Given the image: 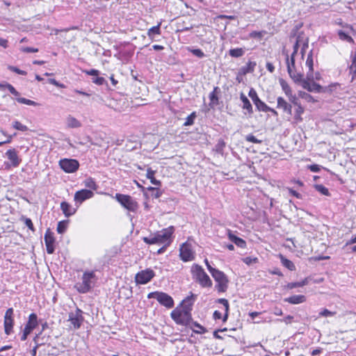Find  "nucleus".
Segmentation results:
<instances>
[{
  "label": "nucleus",
  "mask_w": 356,
  "mask_h": 356,
  "mask_svg": "<svg viewBox=\"0 0 356 356\" xmlns=\"http://www.w3.org/2000/svg\"><path fill=\"white\" fill-rule=\"evenodd\" d=\"M300 47H301L302 58H303L305 50L308 48L309 44L308 39L305 38L302 33H300L296 38V42L293 45V52L292 53L291 58H289V56L286 55L287 71L290 77L296 83H299L300 81L302 80L303 77V74L302 73L297 72L295 67L294 56L296 54L298 49Z\"/></svg>",
  "instance_id": "f257e3e1"
},
{
  "label": "nucleus",
  "mask_w": 356,
  "mask_h": 356,
  "mask_svg": "<svg viewBox=\"0 0 356 356\" xmlns=\"http://www.w3.org/2000/svg\"><path fill=\"white\" fill-rule=\"evenodd\" d=\"M195 296L191 294L186 298L181 303V309L177 307L171 312L172 318L178 324L188 325L191 321V311Z\"/></svg>",
  "instance_id": "f03ea898"
},
{
  "label": "nucleus",
  "mask_w": 356,
  "mask_h": 356,
  "mask_svg": "<svg viewBox=\"0 0 356 356\" xmlns=\"http://www.w3.org/2000/svg\"><path fill=\"white\" fill-rule=\"evenodd\" d=\"M193 278L202 287H211L212 282L209 275L204 272L202 267L198 264H193L191 267Z\"/></svg>",
  "instance_id": "7ed1b4c3"
},
{
  "label": "nucleus",
  "mask_w": 356,
  "mask_h": 356,
  "mask_svg": "<svg viewBox=\"0 0 356 356\" xmlns=\"http://www.w3.org/2000/svg\"><path fill=\"white\" fill-rule=\"evenodd\" d=\"M95 274L93 271L85 272L82 276V282L75 285L77 291L82 293L88 292L94 284Z\"/></svg>",
  "instance_id": "20e7f679"
},
{
  "label": "nucleus",
  "mask_w": 356,
  "mask_h": 356,
  "mask_svg": "<svg viewBox=\"0 0 356 356\" xmlns=\"http://www.w3.org/2000/svg\"><path fill=\"white\" fill-rule=\"evenodd\" d=\"M174 232L175 227L173 226H170L154 233L156 241H158V245H165V246H169L172 243V236Z\"/></svg>",
  "instance_id": "39448f33"
},
{
  "label": "nucleus",
  "mask_w": 356,
  "mask_h": 356,
  "mask_svg": "<svg viewBox=\"0 0 356 356\" xmlns=\"http://www.w3.org/2000/svg\"><path fill=\"white\" fill-rule=\"evenodd\" d=\"M147 298L156 299L161 305L167 308H172L174 306L172 298L163 292L155 291L149 293L147 295Z\"/></svg>",
  "instance_id": "423d86ee"
},
{
  "label": "nucleus",
  "mask_w": 356,
  "mask_h": 356,
  "mask_svg": "<svg viewBox=\"0 0 356 356\" xmlns=\"http://www.w3.org/2000/svg\"><path fill=\"white\" fill-rule=\"evenodd\" d=\"M211 273L215 281L218 283L216 286L219 292H225L227 289L228 280L225 274L218 270L212 269Z\"/></svg>",
  "instance_id": "0eeeda50"
},
{
  "label": "nucleus",
  "mask_w": 356,
  "mask_h": 356,
  "mask_svg": "<svg viewBox=\"0 0 356 356\" xmlns=\"http://www.w3.org/2000/svg\"><path fill=\"white\" fill-rule=\"evenodd\" d=\"M115 198L122 206L130 211H135L138 208V203L129 195L116 194Z\"/></svg>",
  "instance_id": "6e6552de"
},
{
  "label": "nucleus",
  "mask_w": 356,
  "mask_h": 356,
  "mask_svg": "<svg viewBox=\"0 0 356 356\" xmlns=\"http://www.w3.org/2000/svg\"><path fill=\"white\" fill-rule=\"evenodd\" d=\"M59 166L67 173L75 172L79 167L77 160L73 159H63L59 161Z\"/></svg>",
  "instance_id": "1a4fd4ad"
},
{
  "label": "nucleus",
  "mask_w": 356,
  "mask_h": 356,
  "mask_svg": "<svg viewBox=\"0 0 356 356\" xmlns=\"http://www.w3.org/2000/svg\"><path fill=\"white\" fill-rule=\"evenodd\" d=\"M154 275V272L149 268L141 270L136 275V282L138 284H145L148 283Z\"/></svg>",
  "instance_id": "9d476101"
},
{
  "label": "nucleus",
  "mask_w": 356,
  "mask_h": 356,
  "mask_svg": "<svg viewBox=\"0 0 356 356\" xmlns=\"http://www.w3.org/2000/svg\"><path fill=\"white\" fill-rule=\"evenodd\" d=\"M181 259L184 261H192L194 259V252L191 245L188 243H183L179 249Z\"/></svg>",
  "instance_id": "9b49d317"
},
{
  "label": "nucleus",
  "mask_w": 356,
  "mask_h": 356,
  "mask_svg": "<svg viewBox=\"0 0 356 356\" xmlns=\"http://www.w3.org/2000/svg\"><path fill=\"white\" fill-rule=\"evenodd\" d=\"M69 321L73 325L74 329H79L81 327V323L83 321L82 316V311L78 308L74 312H71L69 314Z\"/></svg>",
  "instance_id": "f8f14e48"
},
{
  "label": "nucleus",
  "mask_w": 356,
  "mask_h": 356,
  "mask_svg": "<svg viewBox=\"0 0 356 356\" xmlns=\"http://www.w3.org/2000/svg\"><path fill=\"white\" fill-rule=\"evenodd\" d=\"M13 314V309L9 308L6 310L4 316V330L7 335H9L13 332L14 325Z\"/></svg>",
  "instance_id": "ddd939ff"
},
{
  "label": "nucleus",
  "mask_w": 356,
  "mask_h": 356,
  "mask_svg": "<svg viewBox=\"0 0 356 356\" xmlns=\"http://www.w3.org/2000/svg\"><path fill=\"white\" fill-rule=\"evenodd\" d=\"M94 193L91 190L82 189L75 193L74 200L76 204L80 205L86 200L91 198Z\"/></svg>",
  "instance_id": "4468645a"
},
{
  "label": "nucleus",
  "mask_w": 356,
  "mask_h": 356,
  "mask_svg": "<svg viewBox=\"0 0 356 356\" xmlns=\"http://www.w3.org/2000/svg\"><path fill=\"white\" fill-rule=\"evenodd\" d=\"M44 243L48 254H53L55 250V238L54 233L48 229L44 234Z\"/></svg>",
  "instance_id": "2eb2a0df"
},
{
  "label": "nucleus",
  "mask_w": 356,
  "mask_h": 356,
  "mask_svg": "<svg viewBox=\"0 0 356 356\" xmlns=\"http://www.w3.org/2000/svg\"><path fill=\"white\" fill-rule=\"evenodd\" d=\"M249 97L252 99L253 103L259 111H263L266 108V104L261 101L254 88H251L248 93Z\"/></svg>",
  "instance_id": "dca6fc26"
},
{
  "label": "nucleus",
  "mask_w": 356,
  "mask_h": 356,
  "mask_svg": "<svg viewBox=\"0 0 356 356\" xmlns=\"http://www.w3.org/2000/svg\"><path fill=\"white\" fill-rule=\"evenodd\" d=\"M313 81L314 80H308L307 78H302V80L300 81L299 83H302V86L303 88L307 90L309 92H320L321 91L322 87L315 82L310 83V81Z\"/></svg>",
  "instance_id": "f3484780"
},
{
  "label": "nucleus",
  "mask_w": 356,
  "mask_h": 356,
  "mask_svg": "<svg viewBox=\"0 0 356 356\" xmlns=\"http://www.w3.org/2000/svg\"><path fill=\"white\" fill-rule=\"evenodd\" d=\"M306 66L308 67L309 71L307 73V79L308 80H314V60H313V56H312V51L311 50L307 55L306 63Z\"/></svg>",
  "instance_id": "a211bd4d"
},
{
  "label": "nucleus",
  "mask_w": 356,
  "mask_h": 356,
  "mask_svg": "<svg viewBox=\"0 0 356 356\" xmlns=\"http://www.w3.org/2000/svg\"><path fill=\"white\" fill-rule=\"evenodd\" d=\"M6 155L13 167H17L21 163V159L19 158L17 152L15 149L7 150Z\"/></svg>",
  "instance_id": "6ab92c4d"
},
{
  "label": "nucleus",
  "mask_w": 356,
  "mask_h": 356,
  "mask_svg": "<svg viewBox=\"0 0 356 356\" xmlns=\"http://www.w3.org/2000/svg\"><path fill=\"white\" fill-rule=\"evenodd\" d=\"M38 325V317L34 313H32L29 316V321L24 329L28 333H31L32 330Z\"/></svg>",
  "instance_id": "aec40b11"
},
{
  "label": "nucleus",
  "mask_w": 356,
  "mask_h": 356,
  "mask_svg": "<svg viewBox=\"0 0 356 356\" xmlns=\"http://www.w3.org/2000/svg\"><path fill=\"white\" fill-rule=\"evenodd\" d=\"M277 107L278 108L282 109L284 113L291 115L292 114V106L290 104H289L283 97H277Z\"/></svg>",
  "instance_id": "412c9836"
},
{
  "label": "nucleus",
  "mask_w": 356,
  "mask_h": 356,
  "mask_svg": "<svg viewBox=\"0 0 356 356\" xmlns=\"http://www.w3.org/2000/svg\"><path fill=\"white\" fill-rule=\"evenodd\" d=\"M60 209L66 217L72 216L76 212V209L73 208L70 204L66 202H62L60 204Z\"/></svg>",
  "instance_id": "4be33fe9"
},
{
  "label": "nucleus",
  "mask_w": 356,
  "mask_h": 356,
  "mask_svg": "<svg viewBox=\"0 0 356 356\" xmlns=\"http://www.w3.org/2000/svg\"><path fill=\"white\" fill-rule=\"evenodd\" d=\"M284 302H289L290 304L296 305L302 303L306 301V298L303 295H295L291 297L284 298Z\"/></svg>",
  "instance_id": "5701e85b"
},
{
  "label": "nucleus",
  "mask_w": 356,
  "mask_h": 356,
  "mask_svg": "<svg viewBox=\"0 0 356 356\" xmlns=\"http://www.w3.org/2000/svg\"><path fill=\"white\" fill-rule=\"evenodd\" d=\"M66 124L68 128H79L81 127V123L74 117L68 115L66 118Z\"/></svg>",
  "instance_id": "b1692460"
},
{
  "label": "nucleus",
  "mask_w": 356,
  "mask_h": 356,
  "mask_svg": "<svg viewBox=\"0 0 356 356\" xmlns=\"http://www.w3.org/2000/svg\"><path fill=\"white\" fill-rule=\"evenodd\" d=\"M228 236H229V238L231 240V241L234 243L237 246H238L240 248H244L245 246V245H246L245 241L243 239H242L239 237H237L236 236L233 234L231 232H229Z\"/></svg>",
  "instance_id": "393cba45"
},
{
  "label": "nucleus",
  "mask_w": 356,
  "mask_h": 356,
  "mask_svg": "<svg viewBox=\"0 0 356 356\" xmlns=\"http://www.w3.org/2000/svg\"><path fill=\"white\" fill-rule=\"evenodd\" d=\"M240 99L243 102V108L247 110L249 113H252V106L247 97L243 93H241L240 95Z\"/></svg>",
  "instance_id": "a878e982"
},
{
  "label": "nucleus",
  "mask_w": 356,
  "mask_h": 356,
  "mask_svg": "<svg viewBox=\"0 0 356 356\" xmlns=\"http://www.w3.org/2000/svg\"><path fill=\"white\" fill-rule=\"evenodd\" d=\"M351 65L350 66V72L353 74L352 81L356 78V51L351 53Z\"/></svg>",
  "instance_id": "bb28decb"
},
{
  "label": "nucleus",
  "mask_w": 356,
  "mask_h": 356,
  "mask_svg": "<svg viewBox=\"0 0 356 356\" xmlns=\"http://www.w3.org/2000/svg\"><path fill=\"white\" fill-rule=\"evenodd\" d=\"M245 50L243 48L231 49L229 51V55L234 58H239L244 55Z\"/></svg>",
  "instance_id": "cd10ccee"
},
{
  "label": "nucleus",
  "mask_w": 356,
  "mask_h": 356,
  "mask_svg": "<svg viewBox=\"0 0 356 356\" xmlns=\"http://www.w3.org/2000/svg\"><path fill=\"white\" fill-rule=\"evenodd\" d=\"M256 65L255 62L249 61L245 66L241 69V70L244 74L251 73L254 72Z\"/></svg>",
  "instance_id": "c85d7f7f"
},
{
  "label": "nucleus",
  "mask_w": 356,
  "mask_h": 356,
  "mask_svg": "<svg viewBox=\"0 0 356 356\" xmlns=\"http://www.w3.org/2000/svg\"><path fill=\"white\" fill-rule=\"evenodd\" d=\"M280 259H281V262H282V265L284 267H286V268H288L289 270H290L291 271L295 270V269H296L295 265L293 264V263L291 261L287 259L282 255H280Z\"/></svg>",
  "instance_id": "c756f323"
},
{
  "label": "nucleus",
  "mask_w": 356,
  "mask_h": 356,
  "mask_svg": "<svg viewBox=\"0 0 356 356\" xmlns=\"http://www.w3.org/2000/svg\"><path fill=\"white\" fill-rule=\"evenodd\" d=\"M161 24V22H159L156 26H153L148 30L147 35L150 38H153L154 35H160L161 34V30H160Z\"/></svg>",
  "instance_id": "7c9ffc66"
},
{
  "label": "nucleus",
  "mask_w": 356,
  "mask_h": 356,
  "mask_svg": "<svg viewBox=\"0 0 356 356\" xmlns=\"http://www.w3.org/2000/svg\"><path fill=\"white\" fill-rule=\"evenodd\" d=\"M68 220H62L58 222L56 229L58 234H63L65 232L68 226Z\"/></svg>",
  "instance_id": "2f4dec72"
},
{
  "label": "nucleus",
  "mask_w": 356,
  "mask_h": 356,
  "mask_svg": "<svg viewBox=\"0 0 356 356\" xmlns=\"http://www.w3.org/2000/svg\"><path fill=\"white\" fill-rule=\"evenodd\" d=\"M154 174H155V171L154 170H152L151 168H148L147 169V177L149 179H150L151 183L154 184V185H160L161 182H160V181H158V180H156L154 178Z\"/></svg>",
  "instance_id": "473e14b6"
},
{
  "label": "nucleus",
  "mask_w": 356,
  "mask_h": 356,
  "mask_svg": "<svg viewBox=\"0 0 356 356\" xmlns=\"http://www.w3.org/2000/svg\"><path fill=\"white\" fill-rule=\"evenodd\" d=\"M307 284H308V280H307V278H305L301 282L289 283L287 285V287L290 289H292L294 288L303 286L305 285H307Z\"/></svg>",
  "instance_id": "72a5a7b5"
},
{
  "label": "nucleus",
  "mask_w": 356,
  "mask_h": 356,
  "mask_svg": "<svg viewBox=\"0 0 356 356\" xmlns=\"http://www.w3.org/2000/svg\"><path fill=\"white\" fill-rule=\"evenodd\" d=\"M218 88H215L214 90L209 94L210 104L209 105L213 107L218 104V98L216 94V90Z\"/></svg>",
  "instance_id": "f704fd0d"
},
{
  "label": "nucleus",
  "mask_w": 356,
  "mask_h": 356,
  "mask_svg": "<svg viewBox=\"0 0 356 356\" xmlns=\"http://www.w3.org/2000/svg\"><path fill=\"white\" fill-rule=\"evenodd\" d=\"M218 302L222 304L223 306L225 307V314L224 315L222 321L224 322H225L228 318L229 302H228L227 300L224 299V298L218 299Z\"/></svg>",
  "instance_id": "c9c22d12"
},
{
  "label": "nucleus",
  "mask_w": 356,
  "mask_h": 356,
  "mask_svg": "<svg viewBox=\"0 0 356 356\" xmlns=\"http://www.w3.org/2000/svg\"><path fill=\"white\" fill-rule=\"evenodd\" d=\"M84 185L86 187L90 188V190H96L97 184L92 178H88L84 181Z\"/></svg>",
  "instance_id": "e433bc0d"
},
{
  "label": "nucleus",
  "mask_w": 356,
  "mask_h": 356,
  "mask_svg": "<svg viewBox=\"0 0 356 356\" xmlns=\"http://www.w3.org/2000/svg\"><path fill=\"white\" fill-rule=\"evenodd\" d=\"M143 240L147 244H158V241H156V238L154 234H151L149 236L143 237Z\"/></svg>",
  "instance_id": "4c0bfd02"
},
{
  "label": "nucleus",
  "mask_w": 356,
  "mask_h": 356,
  "mask_svg": "<svg viewBox=\"0 0 356 356\" xmlns=\"http://www.w3.org/2000/svg\"><path fill=\"white\" fill-rule=\"evenodd\" d=\"M0 87L7 88L10 91V92L14 95L15 96H19V93L15 90V88L10 83H6L3 84H0Z\"/></svg>",
  "instance_id": "58836bf2"
},
{
  "label": "nucleus",
  "mask_w": 356,
  "mask_h": 356,
  "mask_svg": "<svg viewBox=\"0 0 356 356\" xmlns=\"http://www.w3.org/2000/svg\"><path fill=\"white\" fill-rule=\"evenodd\" d=\"M13 127L14 129L21 131H26L28 130V127L19 121H14L13 122Z\"/></svg>",
  "instance_id": "ea45409f"
},
{
  "label": "nucleus",
  "mask_w": 356,
  "mask_h": 356,
  "mask_svg": "<svg viewBox=\"0 0 356 356\" xmlns=\"http://www.w3.org/2000/svg\"><path fill=\"white\" fill-rule=\"evenodd\" d=\"M296 106V109L295 111V119L300 121V120H302L301 115L304 113V108L300 104Z\"/></svg>",
  "instance_id": "a19ab883"
},
{
  "label": "nucleus",
  "mask_w": 356,
  "mask_h": 356,
  "mask_svg": "<svg viewBox=\"0 0 356 356\" xmlns=\"http://www.w3.org/2000/svg\"><path fill=\"white\" fill-rule=\"evenodd\" d=\"M17 101L20 104H24L29 106H37L38 104L31 99H26L24 97H19Z\"/></svg>",
  "instance_id": "79ce46f5"
},
{
  "label": "nucleus",
  "mask_w": 356,
  "mask_h": 356,
  "mask_svg": "<svg viewBox=\"0 0 356 356\" xmlns=\"http://www.w3.org/2000/svg\"><path fill=\"white\" fill-rule=\"evenodd\" d=\"M280 84H281L282 88L284 90L286 95V96L291 95L292 93V90H291L290 86L288 85V83L286 82H285L284 81L282 80L280 81Z\"/></svg>",
  "instance_id": "37998d69"
},
{
  "label": "nucleus",
  "mask_w": 356,
  "mask_h": 356,
  "mask_svg": "<svg viewBox=\"0 0 356 356\" xmlns=\"http://www.w3.org/2000/svg\"><path fill=\"white\" fill-rule=\"evenodd\" d=\"M339 37L341 40L347 41L348 42H353V39L347 33L342 31H339Z\"/></svg>",
  "instance_id": "c03bdc74"
},
{
  "label": "nucleus",
  "mask_w": 356,
  "mask_h": 356,
  "mask_svg": "<svg viewBox=\"0 0 356 356\" xmlns=\"http://www.w3.org/2000/svg\"><path fill=\"white\" fill-rule=\"evenodd\" d=\"M315 188L316 189L317 191H318L319 193H321V194L324 195H330V193L328 191V189L327 188H325L324 186L321 185V184H316L315 185Z\"/></svg>",
  "instance_id": "a18cd8bd"
},
{
  "label": "nucleus",
  "mask_w": 356,
  "mask_h": 356,
  "mask_svg": "<svg viewBox=\"0 0 356 356\" xmlns=\"http://www.w3.org/2000/svg\"><path fill=\"white\" fill-rule=\"evenodd\" d=\"M300 97H301L302 99H305L308 102H315L316 100L314 99V97L309 95V93H307L305 92H300L299 93Z\"/></svg>",
  "instance_id": "49530a36"
},
{
  "label": "nucleus",
  "mask_w": 356,
  "mask_h": 356,
  "mask_svg": "<svg viewBox=\"0 0 356 356\" xmlns=\"http://www.w3.org/2000/svg\"><path fill=\"white\" fill-rule=\"evenodd\" d=\"M196 117V114L195 112L192 113L190 115H188L186 118V122H184V126H190L194 123V120Z\"/></svg>",
  "instance_id": "de8ad7c7"
},
{
  "label": "nucleus",
  "mask_w": 356,
  "mask_h": 356,
  "mask_svg": "<svg viewBox=\"0 0 356 356\" xmlns=\"http://www.w3.org/2000/svg\"><path fill=\"white\" fill-rule=\"evenodd\" d=\"M193 324L194 327L197 328V330H193L195 333L202 334L207 332L206 329L198 323L194 322Z\"/></svg>",
  "instance_id": "09e8293b"
},
{
  "label": "nucleus",
  "mask_w": 356,
  "mask_h": 356,
  "mask_svg": "<svg viewBox=\"0 0 356 356\" xmlns=\"http://www.w3.org/2000/svg\"><path fill=\"white\" fill-rule=\"evenodd\" d=\"M8 69L10 70L12 72H14L18 74L26 75L27 74L26 71L19 70L17 67L12 66V65H9L8 67Z\"/></svg>",
  "instance_id": "8fccbe9b"
},
{
  "label": "nucleus",
  "mask_w": 356,
  "mask_h": 356,
  "mask_svg": "<svg viewBox=\"0 0 356 356\" xmlns=\"http://www.w3.org/2000/svg\"><path fill=\"white\" fill-rule=\"evenodd\" d=\"M336 314L335 312H331L327 309H323L320 313L319 315L321 316L327 317V316H332Z\"/></svg>",
  "instance_id": "3c124183"
},
{
  "label": "nucleus",
  "mask_w": 356,
  "mask_h": 356,
  "mask_svg": "<svg viewBox=\"0 0 356 356\" xmlns=\"http://www.w3.org/2000/svg\"><path fill=\"white\" fill-rule=\"evenodd\" d=\"M245 139L247 141L253 143H261V140H258L252 134H249L246 136Z\"/></svg>",
  "instance_id": "603ef678"
},
{
  "label": "nucleus",
  "mask_w": 356,
  "mask_h": 356,
  "mask_svg": "<svg viewBox=\"0 0 356 356\" xmlns=\"http://www.w3.org/2000/svg\"><path fill=\"white\" fill-rule=\"evenodd\" d=\"M21 51L24 53H36L38 51V49L37 48H33V47H22L20 48Z\"/></svg>",
  "instance_id": "864d4df0"
},
{
  "label": "nucleus",
  "mask_w": 356,
  "mask_h": 356,
  "mask_svg": "<svg viewBox=\"0 0 356 356\" xmlns=\"http://www.w3.org/2000/svg\"><path fill=\"white\" fill-rule=\"evenodd\" d=\"M191 52L194 56H195L198 58H203L205 56V54H204V52L200 49H192Z\"/></svg>",
  "instance_id": "5fc2aeb1"
},
{
  "label": "nucleus",
  "mask_w": 356,
  "mask_h": 356,
  "mask_svg": "<svg viewBox=\"0 0 356 356\" xmlns=\"http://www.w3.org/2000/svg\"><path fill=\"white\" fill-rule=\"evenodd\" d=\"M92 82L98 86H102L106 83V81L104 77H96L93 79Z\"/></svg>",
  "instance_id": "6e6d98bb"
},
{
  "label": "nucleus",
  "mask_w": 356,
  "mask_h": 356,
  "mask_svg": "<svg viewBox=\"0 0 356 356\" xmlns=\"http://www.w3.org/2000/svg\"><path fill=\"white\" fill-rule=\"evenodd\" d=\"M287 97H289V101L294 105V106H298L299 104H300V103L299 102V100L298 99V97L296 96V95H293L292 94L291 95H287Z\"/></svg>",
  "instance_id": "4d7b16f0"
},
{
  "label": "nucleus",
  "mask_w": 356,
  "mask_h": 356,
  "mask_svg": "<svg viewBox=\"0 0 356 356\" xmlns=\"http://www.w3.org/2000/svg\"><path fill=\"white\" fill-rule=\"evenodd\" d=\"M293 319V316L288 315L284 318H283V319H278L277 321H280V322H284L286 324H289V323H291Z\"/></svg>",
  "instance_id": "13d9d810"
},
{
  "label": "nucleus",
  "mask_w": 356,
  "mask_h": 356,
  "mask_svg": "<svg viewBox=\"0 0 356 356\" xmlns=\"http://www.w3.org/2000/svg\"><path fill=\"white\" fill-rule=\"evenodd\" d=\"M243 261L246 264H251L252 263H255L257 262V258H251V257H245L243 259Z\"/></svg>",
  "instance_id": "bf43d9fd"
},
{
  "label": "nucleus",
  "mask_w": 356,
  "mask_h": 356,
  "mask_svg": "<svg viewBox=\"0 0 356 356\" xmlns=\"http://www.w3.org/2000/svg\"><path fill=\"white\" fill-rule=\"evenodd\" d=\"M309 168L310 169L311 171H312L314 172H318L320 171L321 167H320V165H318L317 164H314V165H309Z\"/></svg>",
  "instance_id": "052dcab7"
},
{
  "label": "nucleus",
  "mask_w": 356,
  "mask_h": 356,
  "mask_svg": "<svg viewBox=\"0 0 356 356\" xmlns=\"http://www.w3.org/2000/svg\"><path fill=\"white\" fill-rule=\"evenodd\" d=\"M49 83H50L51 84L54 85V86H56L57 87H60V88H63L64 87V85L63 84H60L59 83L56 79H49Z\"/></svg>",
  "instance_id": "680f3d73"
},
{
  "label": "nucleus",
  "mask_w": 356,
  "mask_h": 356,
  "mask_svg": "<svg viewBox=\"0 0 356 356\" xmlns=\"http://www.w3.org/2000/svg\"><path fill=\"white\" fill-rule=\"evenodd\" d=\"M25 225L32 231L34 230L33 224L30 218H26Z\"/></svg>",
  "instance_id": "e2e57ef3"
},
{
  "label": "nucleus",
  "mask_w": 356,
  "mask_h": 356,
  "mask_svg": "<svg viewBox=\"0 0 356 356\" xmlns=\"http://www.w3.org/2000/svg\"><path fill=\"white\" fill-rule=\"evenodd\" d=\"M85 72L88 74V75H92V76H97L99 74V71L97 70H86L85 71Z\"/></svg>",
  "instance_id": "0e129e2a"
},
{
  "label": "nucleus",
  "mask_w": 356,
  "mask_h": 356,
  "mask_svg": "<svg viewBox=\"0 0 356 356\" xmlns=\"http://www.w3.org/2000/svg\"><path fill=\"white\" fill-rule=\"evenodd\" d=\"M263 34L261 32L258 31H252L250 33V36L251 38H261L262 37Z\"/></svg>",
  "instance_id": "69168bd1"
},
{
  "label": "nucleus",
  "mask_w": 356,
  "mask_h": 356,
  "mask_svg": "<svg viewBox=\"0 0 356 356\" xmlns=\"http://www.w3.org/2000/svg\"><path fill=\"white\" fill-rule=\"evenodd\" d=\"M263 112H270V113H272L274 115H277V112L275 109H273V108H272L269 107V106H267V105H266V108L265 110H264V111H263Z\"/></svg>",
  "instance_id": "338daca9"
},
{
  "label": "nucleus",
  "mask_w": 356,
  "mask_h": 356,
  "mask_svg": "<svg viewBox=\"0 0 356 356\" xmlns=\"http://www.w3.org/2000/svg\"><path fill=\"white\" fill-rule=\"evenodd\" d=\"M0 46L3 47V48H7L8 47V40L0 38Z\"/></svg>",
  "instance_id": "774afa93"
}]
</instances>
